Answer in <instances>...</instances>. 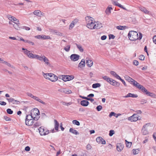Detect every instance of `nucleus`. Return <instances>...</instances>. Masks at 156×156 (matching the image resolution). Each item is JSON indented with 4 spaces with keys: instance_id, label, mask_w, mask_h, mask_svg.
Listing matches in <instances>:
<instances>
[{
    "instance_id": "7ed1b4c3",
    "label": "nucleus",
    "mask_w": 156,
    "mask_h": 156,
    "mask_svg": "<svg viewBox=\"0 0 156 156\" xmlns=\"http://www.w3.org/2000/svg\"><path fill=\"white\" fill-rule=\"evenodd\" d=\"M30 114L32 118L34 120H37L39 118V111L38 109L37 108H34L32 110Z\"/></svg>"
},
{
    "instance_id": "a19ab883",
    "label": "nucleus",
    "mask_w": 156,
    "mask_h": 156,
    "mask_svg": "<svg viewBox=\"0 0 156 156\" xmlns=\"http://www.w3.org/2000/svg\"><path fill=\"white\" fill-rule=\"evenodd\" d=\"M125 141L126 147L128 148L130 147L132 145L131 142H128L126 140H125Z\"/></svg>"
},
{
    "instance_id": "a211bd4d",
    "label": "nucleus",
    "mask_w": 156,
    "mask_h": 156,
    "mask_svg": "<svg viewBox=\"0 0 156 156\" xmlns=\"http://www.w3.org/2000/svg\"><path fill=\"white\" fill-rule=\"evenodd\" d=\"M112 3L113 5H116L121 8L123 9H126L122 5L120 4H119L117 2L112 1Z\"/></svg>"
},
{
    "instance_id": "052dcab7",
    "label": "nucleus",
    "mask_w": 156,
    "mask_h": 156,
    "mask_svg": "<svg viewBox=\"0 0 156 156\" xmlns=\"http://www.w3.org/2000/svg\"><path fill=\"white\" fill-rule=\"evenodd\" d=\"M118 79L120 80L125 86H126V84L125 81L123 79H121V78L120 77V78Z\"/></svg>"
},
{
    "instance_id": "72a5a7b5",
    "label": "nucleus",
    "mask_w": 156,
    "mask_h": 156,
    "mask_svg": "<svg viewBox=\"0 0 156 156\" xmlns=\"http://www.w3.org/2000/svg\"><path fill=\"white\" fill-rule=\"evenodd\" d=\"M110 73L111 74L115 77L117 79H119L120 76H119L118 74H117L116 73L113 71H111L110 72Z\"/></svg>"
},
{
    "instance_id": "20e7f679",
    "label": "nucleus",
    "mask_w": 156,
    "mask_h": 156,
    "mask_svg": "<svg viewBox=\"0 0 156 156\" xmlns=\"http://www.w3.org/2000/svg\"><path fill=\"white\" fill-rule=\"evenodd\" d=\"M150 127H151V126L150 124L149 123L146 124L143 126L142 130V132L143 135H146L148 134V132L147 129Z\"/></svg>"
},
{
    "instance_id": "603ef678",
    "label": "nucleus",
    "mask_w": 156,
    "mask_h": 156,
    "mask_svg": "<svg viewBox=\"0 0 156 156\" xmlns=\"http://www.w3.org/2000/svg\"><path fill=\"white\" fill-rule=\"evenodd\" d=\"M7 113L9 114H12L13 113V111L11 109L8 108L7 109Z\"/></svg>"
},
{
    "instance_id": "79ce46f5",
    "label": "nucleus",
    "mask_w": 156,
    "mask_h": 156,
    "mask_svg": "<svg viewBox=\"0 0 156 156\" xmlns=\"http://www.w3.org/2000/svg\"><path fill=\"white\" fill-rule=\"evenodd\" d=\"M45 57V56L44 55H41V56L38 55L37 59L38 60L40 61H42L44 59V58Z\"/></svg>"
},
{
    "instance_id": "dca6fc26",
    "label": "nucleus",
    "mask_w": 156,
    "mask_h": 156,
    "mask_svg": "<svg viewBox=\"0 0 156 156\" xmlns=\"http://www.w3.org/2000/svg\"><path fill=\"white\" fill-rule=\"evenodd\" d=\"M8 19L11 21L13 20V21H16L15 22H17V23H18V22H19V20L13 16L9 15L8 16Z\"/></svg>"
},
{
    "instance_id": "13d9d810",
    "label": "nucleus",
    "mask_w": 156,
    "mask_h": 156,
    "mask_svg": "<svg viewBox=\"0 0 156 156\" xmlns=\"http://www.w3.org/2000/svg\"><path fill=\"white\" fill-rule=\"evenodd\" d=\"M4 119L6 121H9L11 120V119L10 118L6 116H4Z\"/></svg>"
},
{
    "instance_id": "cd10ccee",
    "label": "nucleus",
    "mask_w": 156,
    "mask_h": 156,
    "mask_svg": "<svg viewBox=\"0 0 156 156\" xmlns=\"http://www.w3.org/2000/svg\"><path fill=\"white\" fill-rule=\"evenodd\" d=\"M62 79L64 81H69V77L70 76L69 75H62Z\"/></svg>"
},
{
    "instance_id": "2f4dec72",
    "label": "nucleus",
    "mask_w": 156,
    "mask_h": 156,
    "mask_svg": "<svg viewBox=\"0 0 156 156\" xmlns=\"http://www.w3.org/2000/svg\"><path fill=\"white\" fill-rule=\"evenodd\" d=\"M14 23V24H13V26L14 27V28L17 30H19L20 29V23L18 22V23H17V22H13Z\"/></svg>"
},
{
    "instance_id": "37998d69",
    "label": "nucleus",
    "mask_w": 156,
    "mask_h": 156,
    "mask_svg": "<svg viewBox=\"0 0 156 156\" xmlns=\"http://www.w3.org/2000/svg\"><path fill=\"white\" fill-rule=\"evenodd\" d=\"M4 64H5L7 66L10 67L12 68H14V67L13 66L11 65L10 63L8 62H7L5 61L4 62Z\"/></svg>"
},
{
    "instance_id": "a878e982",
    "label": "nucleus",
    "mask_w": 156,
    "mask_h": 156,
    "mask_svg": "<svg viewBox=\"0 0 156 156\" xmlns=\"http://www.w3.org/2000/svg\"><path fill=\"white\" fill-rule=\"evenodd\" d=\"M33 98L35 100L37 101H38V102L42 103L44 105H46V104L42 100H41V99H39L38 97H37L34 96Z\"/></svg>"
},
{
    "instance_id": "473e14b6",
    "label": "nucleus",
    "mask_w": 156,
    "mask_h": 156,
    "mask_svg": "<svg viewBox=\"0 0 156 156\" xmlns=\"http://www.w3.org/2000/svg\"><path fill=\"white\" fill-rule=\"evenodd\" d=\"M43 75L44 78L47 79L48 80L49 79L50 76H51V75H52L51 73H45L44 72H43Z\"/></svg>"
},
{
    "instance_id": "c03bdc74",
    "label": "nucleus",
    "mask_w": 156,
    "mask_h": 156,
    "mask_svg": "<svg viewBox=\"0 0 156 156\" xmlns=\"http://www.w3.org/2000/svg\"><path fill=\"white\" fill-rule=\"evenodd\" d=\"M72 122L73 124L77 126H79L80 124V122L76 120H73Z\"/></svg>"
},
{
    "instance_id": "f704fd0d",
    "label": "nucleus",
    "mask_w": 156,
    "mask_h": 156,
    "mask_svg": "<svg viewBox=\"0 0 156 156\" xmlns=\"http://www.w3.org/2000/svg\"><path fill=\"white\" fill-rule=\"evenodd\" d=\"M62 91L67 94H70L72 93V91L71 90L66 88L63 89Z\"/></svg>"
},
{
    "instance_id": "f3484780",
    "label": "nucleus",
    "mask_w": 156,
    "mask_h": 156,
    "mask_svg": "<svg viewBox=\"0 0 156 156\" xmlns=\"http://www.w3.org/2000/svg\"><path fill=\"white\" fill-rule=\"evenodd\" d=\"M86 62L87 65L89 67H91L93 64V62L92 60L87 58H86Z\"/></svg>"
},
{
    "instance_id": "a18cd8bd",
    "label": "nucleus",
    "mask_w": 156,
    "mask_h": 156,
    "mask_svg": "<svg viewBox=\"0 0 156 156\" xmlns=\"http://www.w3.org/2000/svg\"><path fill=\"white\" fill-rule=\"evenodd\" d=\"M126 26H119L116 27V28L119 30H123L124 29Z\"/></svg>"
},
{
    "instance_id": "bf43d9fd",
    "label": "nucleus",
    "mask_w": 156,
    "mask_h": 156,
    "mask_svg": "<svg viewBox=\"0 0 156 156\" xmlns=\"http://www.w3.org/2000/svg\"><path fill=\"white\" fill-rule=\"evenodd\" d=\"M74 25L75 24L72 22L70 25L69 29L70 30L72 29L74 27Z\"/></svg>"
},
{
    "instance_id": "69168bd1",
    "label": "nucleus",
    "mask_w": 156,
    "mask_h": 156,
    "mask_svg": "<svg viewBox=\"0 0 156 156\" xmlns=\"http://www.w3.org/2000/svg\"><path fill=\"white\" fill-rule=\"evenodd\" d=\"M78 20L77 19H75L72 22L74 24H76L78 22Z\"/></svg>"
},
{
    "instance_id": "6e6552de",
    "label": "nucleus",
    "mask_w": 156,
    "mask_h": 156,
    "mask_svg": "<svg viewBox=\"0 0 156 156\" xmlns=\"http://www.w3.org/2000/svg\"><path fill=\"white\" fill-rule=\"evenodd\" d=\"M80 56L77 54H73L70 56V59L73 61H76L79 58Z\"/></svg>"
},
{
    "instance_id": "864d4df0",
    "label": "nucleus",
    "mask_w": 156,
    "mask_h": 156,
    "mask_svg": "<svg viewBox=\"0 0 156 156\" xmlns=\"http://www.w3.org/2000/svg\"><path fill=\"white\" fill-rule=\"evenodd\" d=\"M41 125V123L40 122L37 121L34 123V126L35 127H37Z\"/></svg>"
},
{
    "instance_id": "3c124183",
    "label": "nucleus",
    "mask_w": 156,
    "mask_h": 156,
    "mask_svg": "<svg viewBox=\"0 0 156 156\" xmlns=\"http://www.w3.org/2000/svg\"><path fill=\"white\" fill-rule=\"evenodd\" d=\"M115 132L113 130H111L109 131V135L110 136H112L114 134Z\"/></svg>"
},
{
    "instance_id": "4c0bfd02",
    "label": "nucleus",
    "mask_w": 156,
    "mask_h": 156,
    "mask_svg": "<svg viewBox=\"0 0 156 156\" xmlns=\"http://www.w3.org/2000/svg\"><path fill=\"white\" fill-rule=\"evenodd\" d=\"M112 9L111 7L108 6L105 10V13L108 15H109L111 13V10Z\"/></svg>"
},
{
    "instance_id": "f257e3e1",
    "label": "nucleus",
    "mask_w": 156,
    "mask_h": 156,
    "mask_svg": "<svg viewBox=\"0 0 156 156\" xmlns=\"http://www.w3.org/2000/svg\"><path fill=\"white\" fill-rule=\"evenodd\" d=\"M87 27L90 30L99 29L102 27V24L99 22L96 23L93 20V18L90 16H87L85 18Z\"/></svg>"
},
{
    "instance_id": "6e6d98bb",
    "label": "nucleus",
    "mask_w": 156,
    "mask_h": 156,
    "mask_svg": "<svg viewBox=\"0 0 156 156\" xmlns=\"http://www.w3.org/2000/svg\"><path fill=\"white\" fill-rule=\"evenodd\" d=\"M133 63L134 65L137 66L139 64V62L136 60H134L133 62Z\"/></svg>"
},
{
    "instance_id": "338daca9",
    "label": "nucleus",
    "mask_w": 156,
    "mask_h": 156,
    "mask_svg": "<svg viewBox=\"0 0 156 156\" xmlns=\"http://www.w3.org/2000/svg\"><path fill=\"white\" fill-rule=\"evenodd\" d=\"M156 38V35L154 36L153 37V40L154 43L156 44V38Z\"/></svg>"
},
{
    "instance_id": "f8f14e48",
    "label": "nucleus",
    "mask_w": 156,
    "mask_h": 156,
    "mask_svg": "<svg viewBox=\"0 0 156 156\" xmlns=\"http://www.w3.org/2000/svg\"><path fill=\"white\" fill-rule=\"evenodd\" d=\"M33 13L34 15H36V16L41 17L44 15V13L42 12H41L39 10H37L34 11Z\"/></svg>"
},
{
    "instance_id": "ea45409f",
    "label": "nucleus",
    "mask_w": 156,
    "mask_h": 156,
    "mask_svg": "<svg viewBox=\"0 0 156 156\" xmlns=\"http://www.w3.org/2000/svg\"><path fill=\"white\" fill-rule=\"evenodd\" d=\"M101 86V84L99 83H95L93 84L92 87L94 88H96Z\"/></svg>"
},
{
    "instance_id": "e433bc0d",
    "label": "nucleus",
    "mask_w": 156,
    "mask_h": 156,
    "mask_svg": "<svg viewBox=\"0 0 156 156\" xmlns=\"http://www.w3.org/2000/svg\"><path fill=\"white\" fill-rule=\"evenodd\" d=\"M112 83L111 85L113 86H115V87H119L120 85V83L115 80H112Z\"/></svg>"
},
{
    "instance_id": "774afa93",
    "label": "nucleus",
    "mask_w": 156,
    "mask_h": 156,
    "mask_svg": "<svg viewBox=\"0 0 156 156\" xmlns=\"http://www.w3.org/2000/svg\"><path fill=\"white\" fill-rule=\"evenodd\" d=\"M23 29H24L25 30H30V28L28 27H26V26H24L23 27Z\"/></svg>"
},
{
    "instance_id": "58836bf2",
    "label": "nucleus",
    "mask_w": 156,
    "mask_h": 156,
    "mask_svg": "<svg viewBox=\"0 0 156 156\" xmlns=\"http://www.w3.org/2000/svg\"><path fill=\"white\" fill-rule=\"evenodd\" d=\"M76 45L80 51L83 52V49L81 45L76 44Z\"/></svg>"
},
{
    "instance_id": "9b49d317",
    "label": "nucleus",
    "mask_w": 156,
    "mask_h": 156,
    "mask_svg": "<svg viewBox=\"0 0 156 156\" xmlns=\"http://www.w3.org/2000/svg\"><path fill=\"white\" fill-rule=\"evenodd\" d=\"M51 74L52 75H51V76H50L48 80L52 82L57 81L58 79V77L53 73H51Z\"/></svg>"
},
{
    "instance_id": "c9c22d12",
    "label": "nucleus",
    "mask_w": 156,
    "mask_h": 156,
    "mask_svg": "<svg viewBox=\"0 0 156 156\" xmlns=\"http://www.w3.org/2000/svg\"><path fill=\"white\" fill-rule=\"evenodd\" d=\"M43 61L45 62V64H46L47 65L49 66H50V64L49 62V60L45 56L44 58Z\"/></svg>"
},
{
    "instance_id": "49530a36",
    "label": "nucleus",
    "mask_w": 156,
    "mask_h": 156,
    "mask_svg": "<svg viewBox=\"0 0 156 156\" xmlns=\"http://www.w3.org/2000/svg\"><path fill=\"white\" fill-rule=\"evenodd\" d=\"M32 116H31V115H27L26 116V119L25 120H30L31 119H32Z\"/></svg>"
},
{
    "instance_id": "6ab92c4d",
    "label": "nucleus",
    "mask_w": 156,
    "mask_h": 156,
    "mask_svg": "<svg viewBox=\"0 0 156 156\" xmlns=\"http://www.w3.org/2000/svg\"><path fill=\"white\" fill-rule=\"evenodd\" d=\"M142 91L144 93H145L148 96H151V97H152L153 96V94L152 93H150L147 91V90L145 87L143 88V89L142 90Z\"/></svg>"
},
{
    "instance_id": "7c9ffc66",
    "label": "nucleus",
    "mask_w": 156,
    "mask_h": 156,
    "mask_svg": "<svg viewBox=\"0 0 156 156\" xmlns=\"http://www.w3.org/2000/svg\"><path fill=\"white\" fill-rule=\"evenodd\" d=\"M125 78L126 80H127L129 82H130L131 84H132L133 81V80H134L127 75L125 76Z\"/></svg>"
},
{
    "instance_id": "393cba45",
    "label": "nucleus",
    "mask_w": 156,
    "mask_h": 156,
    "mask_svg": "<svg viewBox=\"0 0 156 156\" xmlns=\"http://www.w3.org/2000/svg\"><path fill=\"white\" fill-rule=\"evenodd\" d=\"M54 123H55V130L58 131V127L59 126V124L57 121L55 120H54Z\"/></svg>"
},
{
    "instance_id": "1a4fd4ad",
    "label": "nucleus",
    "mask_w": 156,
    "mask_h": 156,
    "mask_svg": "<svg viewBox=\"0 0 156 156\" xmlns=\"http://www.w3.org/2000/svg\"><path fill=\"white\" fill-rule=\"evenodd\" d=\"M96 141L98 144H106L105 141L101 136L98 137Z\"/></svg>"
},
{
    "instance_id": "423d86ee",
    "label": "nucleus",
    "mask_w": 156,
    "mask_h": 156,
    "mask_svg": "<svg viewBox=\"0 0 156 156\" xmlns=\"http://www.w3.org/2000/svg\"><path fill=\"white\" fill-rule=\"evenodd\" d=\"M128 119L131 122L136 121L138 119V116L136 114H134L132 116L129 117Z\"/></svg>"
},
{
    "instance_id": "5fc2aeb1",
    "label": "nucleus",
    "mask_w": 156,
    "mask_h": 156,
    "mask_svg": "<svg viewBox=\"0 0 156 156\" xmlns=\"http://www.w3.org/2000/svg\"><path fill=\"white\" fill-rule=\"evenodd\" d=\"M102 109V106L101 105H98V106H97L96 107V109L98 111H100Z\"/></svg>"
},
{
    "instance_id": "b1692460",
    "label": "nucleus",
    "mask_w": 156,
    "mask_h": 156,
    "mask_svg": "<svg viewBox=\"0 0 156 156\" xmlns=\"http://www.w3.org/2000/svg\"><path fill=\"white\" fill-rule=\"evenodd\" d=\"M139 9L140 10L145 13L149 14V12L147 10L146 8L144 7H139Z\"/></svg>"
},
{
    "instance_id": "0e129e2a",
    "label": "nucleus",
    "mask_w": 156,
    "mask_h": 156,
    "mask_svg": "<svg viewBox=\"0 0 156 156\" xmlns=\"http://www.w3.org/2000/svg\"><path fill=\"white\" fill-rule=\"evenodd\" d=\"M39 55L33 54L32 58H36L37 59Z\"/></svg>"
},
{
    "instance_id": "9d476101",
    "label": "nucleus",
    "mask_w": 156,
    "mask_h": 156,
    "mask_svg": "<svg viewBox=\"0 0 156 156\" xmlns=\"http://www.w3.org/2000/svg\"><path fill=\"white\" fill-rule=\"evenodd\" d=\"M133 81L132 83L133 84L134 86H135L137 88L141 89L142 90L143 89V88L144 87L142 85H140L139 83H137L136 81H135V80H133Z\"/></svg>"
},
{
    "instance_id": "4d7b16f0",
    "label": "nucleus",
    "mask_w": 156,
    "mask_h": 156,
    "mask_svg": "<svg viewBox=\"0 0 156 156\" xmlns=\"http://www.w3.org/2000/svg\"><path fill=\"white\" fill-rule=\"evenodd\" d=\"M144 56L143 55H141L139 57V59L141 60H144Z\"/></svg>"
},
{
    "instance_id": "2eb2a0df",
    "label": "nucleus",
    "mask_w": 156,
    "mask_h": 156,
    "mask_svg": "<svg viewBox=\"0 0 156 156\" xmlns=\"http://www.w3.org/2000/svg\"><path fill=\"white\" fill-rule=\"evenodd\" d=\"M123 148V145L120 143L117 144L116 146L117 150L118 151H121Z\"/></svg>"
},
{
    "instance_id": "39448f33",
    "label": "nucleus",
    "mask_w": 156,
    "mask_h": 156,
    "mask_svg": "<svg viewBox=\"0 0 156 156\" xmlns=\"http://www.w3.org/2000/svg\"><path fill=\"white\" fill-rule=\"evenodd\" d=\"M38 130L40 135H45L49 133L48 130L44 129L43 127H40L38 129Z\"/></svg>"
},
{
    "instance_id": "de8ad7c7",
    "label": "nucleus",
    "mask_w": 156,
    "mask_h": 156,
    "mask_svg": "<svg viewBox=\"0 0 156 156\" xmlns=\"http://www.w3.org/2000/svg\"><path fill=\"white\" fill-rule=\"evenodd\" d=\"M70 48V45H68L64 48L65 50L67 51L68 52L69 51Z\"/></svg>"
},
{
    "instance_id": "e2e57ef3",
    "label": "nucleus",
    "mask_w": 156,
    "mask_h": 156,
    "mask_svg": "<svg viewBox=\"0 0 156 156\" xmlns=\"http://www.w3.org/2000/svg\"><path fill=\"white\" fill-rule=\"evenodd\" d=\"M109 39H114L115 38V36L112 34H110L109 35Z\"/></svg>"
},
{
    "instance_id": "09e8293b",
    "label": "nucleus",
    "mask_w": 156,
    "mask_h": 156,
    "mask_svg": "<svg viewBox=\"0 0 156 156\" xmlns=\"http://www.w3.org/2000/svg\"><path fill=\"white\" fill-rule=\"evenodd\" d=\"M139 150L138 149H133V153L134 155H136L138 154L139 153Z\"/></svg>"
},
{
    "instance_id": "c756f323",
    "label": "nucleus",
    "mask_w": 156,
    "mask_h": 156,
    "mask_svg": "<svg viewBox=\"0 0 156 156\" xmlns=\"http://www.w3.org/2000/svg\"><path fill=\"white\" fill-rule=\"evenodd\" d=\"M120 115H121V114H116L115 113V112H111L110 113V114H109V116L110 117H111L112 116H114L116 118H118V117Z\"/></svg>"
},
{
    "instance_id": "4be33fe9",
    "label": "nucleus",
    "mask_w": 156,
    "mask_h": 156,
    "mask_svg": "<svg viewBox=\"0 0 156 156\" xmlns=\"http://www.w3.org/2000/svg\"><path fill=\"white\" fill-rule=\"evenodd\" d=\"M89 104V102L87 100H83L80 102L81 105L83 106L86 107Z\"/></svg>"
},
{
    "instance_id": "0eeeda50",
    "label": "nucleus",
    "mask_w": 156,
    "mask_h": 156,
    "mask_svg": "<svg viewBox=\"0 0 156 156\" xmlns=\"http://www.w3.org/2000/svg\"><path fill=\"white\" fill-rule=\"evenodd\" d=\"M35 37L38 39H50L51 37L49 36H46L44 35H40L35 36Z\"/></svg>"
},
{
    "instance_id": "ddd939ff",
    "label": "nucleus",
    "mask_w": 156,
    "mask_h": 156,
    "mask_svg": "<svg viewBox=\"0 0 156 156\" xmlns=\"http://www.w3.org/2000/svg\"><path fill=\"white\" fill-rule=\"evenodd\" d=\"M7 100L9 102L12 103L13 104H19L20 103L19 101H16L12 98H7Z\"/></svg>"
},
{
    "instance_id": "5701e85b",
    "label": "nucleus",
    "mask_w": 156,
    "mask_h": 156,
    "mask_svg": "<svg viewBox=\"0 0 156 156\" xmlns=\"http://www.w3.org/2000/svg\"><path fill=\"white\" fill-rule=\"evenodd\" d=\"M24 53L27 55L28 57L31 58H32L33 54L30 53V51L28 50H26L24 51Z\"/></svg>"
},
{
    "instance_id": "aec40b11",
    "label": "nucleus",
    "mask_w": 156,
    "mask_h": 156,
    "mask_svg": "<svg viewBox=\"0 0 156 156\" xmlns=\"http://www.w3.org/2000/svg\"><path fill=\"white\" fill-rule=\"evenodd\" d=\"M34 123L33 119L30 120H25V123L26 125L28 126H31Z\"/></svg>"
},
{
    "instance_id": "f03ea898",
    "label": "nucleus",
    "mask_w": 156,
    "mask_h": 156,
    "mask_svg": "<svg viewBox=\"0 0 156 156\" xmlns=\"http://www.w3.org/2000/svg\"><path fill=\"white\" fill-rule=\"evenodd\" d=\"M128 37L129 40L131 41H134L136 40H140L141 39L142 34L140 33L139 37L138 36L137 33L134 31H131L129 32L128 34Z\"/></svg>"
},
{
    "instance_id": "412c9836",
    "label": "nucleus",
    "mask_w": 156,
    "mask_h": 156,
    "mask_svg": "<svg viewBox=\"0 0 156 156\" xmlns=\"http://www.w3.org/2000/svg\"><path fill=\"white\" fill-rule=\"evenodd\" d=\"M85 65V60L83 59H82L80 62L79 63L78 67L80 68L84 67Z\"/></svg>"
},
{
    "instance_id": "bb28decb",
    "label": "nucleus",
    "mask_w": 156,
    "mask_h": 156,
    "mask_svg": "<svg viewBox=\"0 0 156 156\" xmlns=\"http://www.w3.org/2000/svg\"><path fill=\"white\" fill-rule=\"evenodd\" d=\"M69 132L75 135H78L79 134V132L76 130L73 129L72 128H70Z\"/></svg>"
},
{
    "instance_id": "4468645a",
    "label": "nucleus",
    "mask_w": 156,
    "mask_h": 156,
    "mask_svg": "<svg viewBox=\"0 0 156 156\" xmlns=\"http://www.w3.org/2000/svg\"><path fill=\"white\" fill-rule=\"evenodd\" d=\"M123 97L125 98H127L129 97L136 98L138 97V95L136 94H134L131 93H129L127 95L124 96Z\"/></svg>"
},
{
    "instance_id": "c85d7f7f",
    "label": "nucleus",
    "mask_w": 156,
    "mask_h": 156,
    "mask_svg": "<svg viewBox=\"0 0 156 156\" xmlns=\"http://www.w3.org/2000/svg\"><path fill=\"white\" fill-rule=\"evenodd\" d=\"M52 32L54 34L57 35L58 36H62L63 35L62 33L58 32L56 30H53L52 31Z\"/></svg>"
},
{
    "instance_id": "680f3d73",
    "label": "nucleus",
    "mask_w": 156,
    "mask_h": 156,
    "mask_svg": "<svg viewBox=\"0 0 156 156\" xmlns=\"http://www.w3.org/2000/svg\"><path fill=\"white\" fill-rule=\"evenodd\" d=\"M27 94L28 96L31 97V98H33L34 97V96L31 93L28 92L27 93Z\"/></svg>"
},
{
    "instance_id": "8fccbe9b",
    "label": "nucleus",
    "mask_w": 156,
    "mask_h": 156,
    "mask_svg": "<svg viewBox=\"0 0 156 156\" xmlns=\"http://www.w3.org/2000/svg\"><path fill=\"white\" fill-rule=\"evenodd\" d=\"M103 79L106 81L107 82H108V81H109V79L110 78L109 77L106 76H103L102 77Z\"/></svg>"
}]
</instances>
